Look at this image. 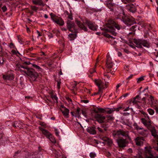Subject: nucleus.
<instances>
[{
	"mask_svg": "<svg viewBox=\"0 0 158 158\" xmlns=\"http://www.w3.org/2000/svg\"><path fill=\"white\" fill-rule=\"evenodd\" d=\"M128 131L123 129L113 130L112 132V136L117 143V144L120 148H125L128 143V142L126 139L129 137Z\"/></svg>",
	"mask_w": 158,
	"mask_h": 158,
	"instance_id": "nucleus-1",
	"label": "nucleus"
},
{
	"mask_svg": "<svg viewBox=\"0 0 158 158\" xmlns=\"http://www.w3.org/2000/svg\"><path fill=\"white\" fill-rule=\"evenodd\" d=\"M107 27L108 28L107 29L108 31L114 36H116L117 34L114 27L118 30H119L121 28L120 26L112 19H109L108 20Z\"/></svg>",
	"mask_w": 158,
	"mask_h": 158,
	"instance_id": "nucleus-2",
	"label": "nucleus"
},
{
	"mask_svg": "<svg viewBox=\"0 0 158 158\" xmlns=\"http://www.w3.org/2000/svg\"><path fill=\"white\" fill-rule=\"evenodd\" d=\"M21 68L24 69H20L21 71L23 72L28 76H29L33 81H35L38 76V73L32 68H29L27 67L22 66Z\"/></svg>",
	"mask_w": 158,
	"mask_h": 158,
	"instance_id": "nucleus-3",
	"label": "nucleus"
},
{
	"mask_svg": "<svg viewBox=\"0 0 158 158\" xmlns=\"http://www.w3.org/2000/svg\"><path fill=\"white\" fill-rule=\"evenodd\" d=\"M134 43L136 45V47L141 48H143L142 46L147 48L150 47V44L148 41L143 39H135Z\"/></svg>",
	"mask_w": 158,
	"mask_h": 158,
	"instance_id": "nucleus-4",
	"label": "nucleus"
},
{
	"mask_svg": "<svg viewBox=\"0 0 158 158\" xmlns=\"http://www.w3.org/2000/svg\"><path fill=\"white\" fill-rule=\"evenodd\" d=\"M117 18L120 19L127 26H130L133 24L135 23V21L133 18L126 16L125 15L123 12V16H122L120 15L118 16Z\"/></svg>",
	"mask_w": 158,
	"mask_h": 158,
	"instance_id": "nucleus-5",
	"label": "nucleus"
},
{
	"mask_svg": "<svg viewBox=\"0 0 158 158\" xmlns=\"http://www.w3.org/2000/svg\"><path fill=\"white\" fill-rule=\"evenodd\" d=\"M50 15L51 19L55 23L60 26L64 25V21L61 18L56 15L52 13H50Z\"/></svg>",
	"mask_w": 158,
	"mask_h": 158,
	"instance_id": "nucleus-6",
	"label": "nucleus"
},
{
	"mask_svg": "<svg viewBox=\"0 0 158 158\" xmlns=\"http://www.w3.org/2000/svg\"><path fill=\"white\" fill-rule=\"evenodd\" d=\"M145 118H142L141 122L147 128H150L151 126V122L148 114L144 112L143 113Z\"/></svg>",
	"mask_w": 158,
	"mask_h": 158,
	"instance_id": "nucleus-7",
	"label": "nucleus"
},
{
	"mask_svg": "<svg viewBox=\"0 0 158 158\" xmlns=\"http://www.w3.org/2000/svg\"><path fill=\"white\" fill-rule=\"evenodd\" d=\"M67 28L69 31L71 32L75 31H76L75 23L69 20H68L66 22Z\"/></svg>",
	"mask_w": 158,
	"mask_h": 158,
	"instance_id": "nucleus-8",
	"label": "nucleus"
},
{
	"mask_svg": "<svg viewBox=\"0 0 158 158\" xmlns=\"http://www.w3.org/2000/svg\"><path fill=\"white\" fill-rule=\"evenodd\" d=\"M85 21V24L90 29L93 31L97 30V26L94 22L87 19H86Z\"/></svg>",
	"mask_w": 158,
	"mask_h": 158,
	"instance_id": "nucleus-9",
	"label": "nucleus"
},
{
	"mask_svg": "<svg viewBox=\"0 0 158 158\" xmlns=\"http://www.w3.org/2000/svg\"><path fill=\"white\" fill-rule=\"evenodd\" d=\"M146 158H158V156H154L152 153L151 149L147 147H145Z\"/></svg>",
	"mask_w": 158,
	"mask_h": 158,
	"instance_id": "nucleus-10",
	"label": "nucleus"
},
{
	"mask_svg": "<svg viewBox=\"0 0 158 158\" xmlns=\"http://www.w3.org/2000/svg\"><path fill=\"white\" fill-rule=\"evenodd\" d=\"M94 117L96 120L99 123H103L105 119V117L104 115L99 114H94Z\"/></svg>",
	"mask_w": 158,
	"mask_h": 158,
	"instance_id": "nucleus-11",
	"label": "nucleus"
},
{
	"mask_svg": "<svg viewBox=\"0 0 158 158\" xmlns=\"http://www.w3.org/2000/svg\"><path fill=\"white\" fill-rule=\"evenodd\" d=\"M123 109V108L121 106L117 108H108V110L104 109V112H106L108 114H111L113 113L114 111L118 112L120 110H122Z\"/></svg>",
	"mask_w": 158,
	"mask_h": 158,
	"instance_id": "nucleus-12",
	"label": "nucleus"
},
{
	"mask_svg": "<svg viewBox=\"0 0 158 158\" xmlns=\"http://www.w3.org/2000/svg\"><path fill=\"white\" fill-rule=\"evenodd\" d=\"M107 59L106 63V66L108 68L110 69L113 67L114 63L112 61L110 56L107 55Z\"/></svg>",
	"mask_w": 158,
	"mask_h": 158,
	"instance_id": "nucleus-13",
	"label": "nucleus"
},
{
	"mask_svg": "<svg viewBox=\"0 0 158 158\" xmlns=\"http://www.w3.org/2000/svg\"><path fill=\"white\" fill-rule=\"evenodd\" d=\"M126 8L128 11L132 13L135 12L136 10L135 6L133 4L126 5Z\"/></svg>",
	"mask_w": 158,
	"mask_h": 158,
	"instance_id": "nucleus-14",
	"label": "nucleus"
},
{
	"mask_svg": "<svg viewBox=\"0 0 158 158\" xmlns=\"http://www.w3.org/2000/svg\"><path fill=\"white\" fill-rule=\"evenodd\" d=\"M3 79L6 81H11L14 79V77L13 74L6 73L5 74H2Z\"/></svg>",
	"mask_w": 158,
	"mask_h": 158,
	"instance_id": "nucleus-15",
	"label": "nucleus"
},
{
	"mask_svg": "<svg viewBox=\"0 0 158 158\" xmlns=\"http://www.w3.org/2000/svg\"><path fill=\"white\" fill-rule=\"evenodd\" d=\"M135 140L136 145L138 146H141L143 145L144 139L143 137L139 136L136 137Z\"/></svg>",
	"mask_w": 158,
	"mask_h": 158,
	"instance_id": "nucleus-16",
	"label": "nucleus"
},
{
	"mask_svg": "<svg viewBox=\"0 0 158 158\" xmlns=\"http://www.w3.org/2000/svg\"><path fill=\"white\" fill-rule=\"evenodd\" d=\"M104 109L102 108H98L96 106H94L93 109L92 111H91V113L92 115H93V113H95V114H98V112H104Z\"/></svg>",
	"mask_w": 158,
	"mask_h": 158,
	"instance_id": "nucleus-17",
	"label": "nucleus"
},
{
	"mask_svg": "<svg viewBox=\"0 0 158 158\" xmlns=\"http://www.w3.org/2000/svg\"><path fill=\"white\" fill-rule=\"evenodd\" d=\"M39 129L40 131H42V133L47 138H49V136L52 134L47 130L40 127Z\"/></svg>",
	"mask_w": 158,
	"mask_h": 158,
	"instance_id": "nucleus-18",
	"label": "nucleus"
},
{
	"mask_svg": "<svg viewBox=\"0 0 158 158\" xmlns=\"http://www.w3.org/2000/svg\"><path fill=\"white\" fill-rule=\"evenodd\" d=\"M102 140L107 143V145L109 146H111L113 144V142L112 139H110L106 137H103L101 138Z\"/></svg>",
	"mask_w": 158,
	"mask_h": 158,
	"instance_id": "nucleus-19",
	"label": "nucleus"
},
{
	"mask_svg": "<svg viewBox=\"0 0 158 158\" xmlns=\"http://www.w3.org/2000/svg\"><path fill=\"white\" fill-rule=\"evenodd\" d=\"M76 22L77 25L81 29L85 31H87V28L80 21L77 20L76 21Z\"/></svg>",
	"mask_w": 158,
	"mask_h": 158,
	"instance_id": "nucleus-20",
	"label": "nucleus"
},
{
	"mask_svg": "<svg viewBox=\"0 0 158 158\" xmlns=\"http://www.w3.org/2000/svg\"><path fill=\"white\" fill-rule=\"evenodd\" d=\"M95 127H88L87 129V131L90 134L92 135H95L97 132Z\"/></svg>",
	"mask_w": 158,
	"mask_h": 158,
	"instance_id": "nucleus-21",
	"label": "nucleus"
},
{
	"mask_svg": "<svg viewBox=\"0 0 158 158\" xmlns=\"http://www.w3.org/2000/svg\"><path fill=\"white\" fill-rule=\"evenodd\" d=\"M32 3L35 5L44 6V4L42 0H32Z\"/></svg>",
	"mask_w": 158,
	"mask_h": 158,
	"instance_id": "nucleus-22",
	"label": "nucleus"
},
{
	"mask_svg": "<svg viewBox=\"0 0 158 158\" xmlns=\"http://www.w3.org/2000/svg\"><path fill=\"white\" fill-rule=\"evenodd\" d=\"M61 107L64 108V110H61V111L62 112V114L63 115L65 116H66V117H68L69 115V110L66 108V107H64V106H62Z\"/></svg>",
	"mask_w": 158,
	"mask_h": 158,
	"instance_id": "nucleus-23",
	"label": "nucleus"
},
{
	"mask_svg": "<svg viewBox=\"0 0 158 158\" xmlns=\"http://www.w3.org/2000/svg\"><path fill=\"white\" fill-rule=\"evenodd\" d=\"M28 158H40L39 153L37 152L31 153L29 155Z\"/></svg>",
	"mask_w": 158,
	"mask_h": 158,
	"instance_id": "nucleus-24",
	"label": "nucleus"
},
{
	"mask_svg": "<svg viewBox=\"0 0 158 158\" xmlns=\"http://www.w3.org/2000/svg\"><path fill=\"white\" fill-rule=\"evenodd\" d=\"M64 13L65 16H66L67 18L70 20L73 19V14L70 11V12H69L68 11L65 10L64 11Z\"/></svg>",
	"mask_w": 158,
	"mask_h": 158,
	"instance_id": "nucleus-25",
	"label": "nucleus"
},
{
	"mask_svg": "<svg viewBox=\"0 0 158 158\" xmlns=\"http://www.w3.org/2000/svg\"><path fill=\"white\" fill-rule=\"evenodd\" d=\"M141 98L139 96V95H138L135 96L134 98L133 101V103L134 104H138L140 102V100Z\"/></svg>",
	"mask_w": 158,
	"mask_h": 158,
	"instance_id": "nucleus-26",
	"label": "nucleus"
},
{
	"mask_svg": "<svg viewBox=\"0 0 158 158\" xmlns=\"http://www.w3.org/2000/svg\"><path fill=\"white\" fill-rule=\"evenodd\" d=\"M105 4L108 8L110 9L111 10H113L114 4L112 3V2L107 1V2H106Z\"/></svg>",
	"mask_w": 158,
	"mask_h": 158,
	"instance_id": "nucleus-27",
	"label": "nucleus"
},
{
	"mask_svg": "<svg viewBox=\"0 0 158 158\" xmlns=\"http://www.w3.org/2000/svg\"><path fill=\"white\" fill-rule=\"evenodd\" d=\"M102 127H103V129H102L99 127H98L97 129L100 132V134H104V132L107 130V128L106 127H104V126H102Z\"/></svg>",
	"mask_w": 158,
	"mask_h": 158,
	"instance_id": "nucleus-28",
	"label": "nucleus"
},
{
	"mask_svg": "<svg viewBox=\"0 0 158 158\" xmlns=\"http://www.w3.org/2000/svg\"><path fill=\"white\" fill-rule=\"evenodd\" d=\"M69 39L71 40H73L75 39L77 36V35L75 33H70L68 35Z\"/></svg>",
	"mask_w": 158,
	"mask_h": 158,
	"instance_id": "nucleus-29",
	"label": "nucleus"
},
{
	"mask_svg": "<svg viewBox=\"0 0 158 158\" xmlns=\"http://www.w3.org/2000/svg\"><path fill=\"white\" fill-rule=\"evenodd\" d=\"M50 95L51 98L55 100L56 101V103L58 102V98L56 96V95L54 94L53 92H51L50 94Z\"/></svg>",
	"mask_w": 158,
	"mask_h": 158,
	"instance_id": "nucleus-30",
	"label": "nucleus"
},
{
	"mask_svg": "<svg viewBox=\"0 0 158 158\" xmlns=\"http://www.w3.org/2000/svg\"><path fill=\"white\" fill-rule=\"evenodd\" d=\"M95 82L98 87L103 85V83L100 80H95Z\"/></svg>",
	"mask_w": 158,
	"mask_h": 158,
	"instance_id": "nucleus-31",
	"label": "nucleus"
},
{
	"mask_svg": "<svg viewBox=\"0 0 158 158\" xmlns=\"http://www.w3.org/2000/svg\"><path fill=\"white\" fill-rule=\"evenodd\" d=\"M50 141H51L52 143H56V140L54 136L52 134L48 138Z\"/></svg>",
	"mask_w": 158,
	"mask_h": 158,
	"instance_id": "nucleus-32",
	"label": "nucleus"
},
{
	"mask_svg": "<svg viewBox=\"0 0 158 158\" xmlns=\"http://www.w3.org/2000/svg\"><path fill=\"white\" fill-rule=\"evenodd\" d=\"M32 66L35 69L36 71H42V69L39 66L35 64H32Z\"/></svg>",
	"mask_w": 158,
	"mask_h": 158,
	"instance_id": "nucleus-33",
	"label": "nucleus"
},
{
	"mask_svg": "<svg viewBox=\"0 0 158 158\" xmlns=\"http://www.w3.org/2000/svg\"><path fill=\"white\" fill-rule=\"evenodd\" d=\"M149 100H150L149 99L146 100V98L144 97L142 98V101H143V103L144 105L146 104H148L149 103Z\"/></svg>",
	"mask_w": 158,
	"mask_h": 158,
	"instance_id": "nucleus-34",
	"label": "nucleus"
},
{
	"mask_svg": "<svg viewBox=\"0 0 158 158\" xmlns=\"http://www.w3.org/2000/svg\"><path fill=\"white\" fill-rule=\"evenodd\" d=\"M134 128L136 130L138 131L140 130H142L143 129L142 128L139 127L137 123H134L133 125Z\"/></svg>",
	"mask_w": 158,
	"mask_h": 158,
	"instance_id": "nucleus-35",
	"label": "nucleus"
},
{
	"mask_svg": "<svg viewBox=\"0 0 158 158\" xmlns=\"http://www.w3.org/2000/svg\"><path fill=\"white\" fill-rule=\"evenodd\" d=\"M81 109L79 107H78L77 109L76 112L74 113L76 115V117H77L78 118L80 117Z\"/></svg>",
	"mask_w": 158,
	"mask_h": 158,
	"instance_id": "nucleus-36",
	"label": "nucleus"
},
{
	"mask_svg": "<svg viewBox=\"0 0 158 158\" xmlns=\"http://www.w3.org/2000/svg\"><path fill=\"white\" fill-rule=\"evenodd\" d=\"M135 0H121L122 2L125 4H127L128 3L133 2Z\"/></svg>",
	"mask_w": 158,
	"mask_h": 158,
	"instance_id": "nucleus-37",
	"label": "nucleus"
},
{
	"mask_svg": "<svg viewBox=\"0 0 158 158\" xmlns=\"http://www.w3.org/2000/svg\"><path fill=\"white\" fill-rule=\"evenodd\" d=\"M148 112L151 115H152L154 113V110L151 108H149L147 110Z\"/></svg>",
	"mask_w": 158,
	"mask_h": 158,
	"instance_id": "nucleus-38",
	"label": "nucleus"
},
{
	"mask_svg": "<svg viewBox=\"0 0 158 158\" xmlns=\"http://www.w3.org/2000/svg\"><path fill=\"white\" fill-rule=\"evenodd\" d=\"M136 27V26H133L129 29V30L130 31L133 32L135 33V32L136 30L135 29Z\"/></svg>",
	"mask_w": 158,
	"mask_h": 158,
	"instance_id": "nucleus-39",
	"label": "nucleus"
},
{
	"mask_svg": "<svg viewBox=\"0 0 158 158\" xmlns=\"http://www.w3.org/2000/svg\"><path fill=\"white\" fill-rule=\"evenodd\" d=\"M95 72V70L94 69H90L89 70V73H88V74L89 73L90 74V75H89V77H91L92 75H91L93 73H94Z\"/></svg>",
	"mask_w": 158,
	"mask_h": 158,
	"instance_id": "nucleus-40",
	"label": "nucleus"
},
{
	"mask_svg": "<svg viewBox=\"0 0 158 158\" xmlns=\"http://www.w3.org/2000/svg\"><path fill=\"white\" fill-rule=\"evenodd\" d=\"M98 94L100 93H102L103 92V89L104 88V86H102L100 87H98Z\"/></svg>",
	"mask_w": 158,
	"mask_h": 158,
	"instance_id": "nucleus-41",
	"label": "nucleus"
},
{
	"mask_svg": "<svg viewBox=\"0 0 158 158\" xmlns=\"http://www.w3.org/2000/svg\"><path fill=\"white\" fill-rule=\"evenodd\" d=\"M28 55H29L30 57L35 58L37 55V53H30L28 54Z\"/></svg>",
	"mask_w": 158,
	"mask_h": 158,
	"instance_id": "nucleus-42",
	"label": "nucleus"
},
{
	"mask_svg": "<svg viewBox=\"0 0 158 158\" xmlns=\"http://www.w3.org/2000/svg\"><path fill=\"white\" fill-rule=\"evenodd\" d=\"M81 112L82 114L84 115V116L86 118H88L87 117V115L86 111L85 110H81Z\"/></svg>",
	"mask_w": 158,
	"mask_h": 158,
	"instance_id": "nucleus-43",
	"label": "nucleus"
},
{
	"mask_svg": "<svg viewBox=\"0 0 158 158\" xmlns=\"http://www.w3.org/2000/svg\"><path fill=\"white\" fill-rule=\"evenodd\" d=\"M96 156V154L94 152H91L89 154V156L91 158H94Z\"/></svg>",
	"mask_w": 158,
	"mask_h": 158,
	"instance_id": "nucleus-44",
	"label": "nucleus"
},
{
	"mask_svg": "<svg viewBox=\"0 0 158 158\" xmlns=\"http://www.w3.org/2000/svg\"><path fill=\"white\" fill-rule=\"evenodd\" d=\"M20 151L19 150H18L16 152H15L14 155V158H19V157L17 156V155L19 154L20 153Z\"/></svg>",
	"mask_w": 158,
	"mask_h": 158,
	"instance_id": "nucleus-45",
	"label": "nucleus"
},
{
	"mask_svg": "<svg viewBox=\"0 0 158 158\" xmlns=\"http://www.w3.org/2000/svg\"><path fill=\"white\" fill-rule=\"evenodd\" d=\"M149 98L151 101V103L152 105H153L154 102V97L152 96V95H150Z\"/></svg>",
	"mask_w": 158,
	"mask_h": 158,
	"instance_id": "nucleus-46",
	"label": "nucleus"
},
{
	"mask_svg": "<svg viewBox=\"0 0 158 158\" xmlns=\"http://www.w3.org/2000/svg\"><path fill=\"white\" fill-rule=\"evenodd\" d=\"M31 7L32 10L35 12L37 11L38 8V7L35 6H31Z\"/></svg>",
	"mask_w": 158,
	"mask_h": 158,
	"instance_id": "nucleus-47",
	"label": "nucleus"
},
{
	"mask_svg": "<svg viewBox=\"0 0 158 158\" xmlns=\"http://www.w3.org/2000/svg\"><path fill=\"white\" fill-rule=\"evenodd\" d=\"M144 80L143 77H141L138 79L137 82L138 83H140L141 81H143Z\"/></svg>",
	"mask_w": 158,
	"mask_h": 158,
	"instance_id": "nucleus-48",
	"label": "nucleus"
},
{
	"mask_svg": "<svg viewBox=\"0 0 158 158\" xmlns=\"http://www.w3.org/2000/svg\"><path fill=\"white\" fill-rule=\"evenodd\" d=\"M156 52L152 53V54L155 56L156 58L158 57V50H155Z\"/></svg>",
	"mask_w": 158,
	"mask_h": 158,
	"instance_id": "nucleus-49",
	"label": "nucleus"
},
{
	"mask_svg": "<svg viewBox=\"0 0 158 158\" xmlns=\"http://www.w3.org/2000/svg\"><path fill=\"white\" fill-rule=\"evenodd\" d=\"M9 46L10 48H15L14 44L12 43H11L9 44Z\"/></svg>",
	"mask_w": 158,
	"mask_h": 158,
	"instance_id": "nucleus-50",
	"label": "nucleus"
},
{
	"mask_svg": "<svg viewBox=\"0 0 158 158\" xmlns=\"http://www.w3.org/2000/svg\"><path fill=\"white\" fill-rule=\"evenodd\" d=\"M3 62L4 60L3 57L2 56H0V64H3Z\"/></svg>",
	"mask_w": 158,
	"mask_h": 158,
	"instance_id": "nucleus-51",
	"label": "nucleus"
},
{
	"mask_svg": "<svg viewBox=\"0 0 158 158\" xmlns=\"http://www.w3.org/2000/svg\"><path fill=\"white\" fill-rule=\"evenodd\" d=\"M2 11L5 12L7 10V8L6 6H4L2 8Z\"/></svg>",
	"mask_w": 158,
	"mask_h": 158,
	"instance_id": "nucleus-52",
	"label": "nucleus"
},
{
	"mask_svg": "<svg viewBox=\"0 0 158 158\" xmlns=\"http://www.w3.org/2000/svg\"><path fill=\"white\" fill-rule=\"evenodd\" d=\"M72 88H73V93L74 94H76V93L75 92V90H77L76 86L73 85V86Z\"/></svg>",
	"mask_w": 158,
	"mask_h": 158,
	"instance_id": "nucleus-53",
	"label": "nucleus"
},
{
	"mask_svg": "<svg viewBox=\"0 0 158 158\" xmlns=\"http://www.w3.org/2000/svg\"><path fill=\"white\" fill-rule=\"evenodd\" d=\"M33 50V48L32 47L29 48L27 50V53L28 54L30 53Z\"/></svg>",
	"mask_w": 158,
	"mask_h": 158,
	"instance_id": "nucleus-54",
	"label": "nucleus"
},
{
	"mask_svg": "<svg viewBox=\"0 0 158 158\" xmlns=\"http://www.w3.org/2000/svg\"><path fill=\"white\" fill-rule=\"evenodd\" d=\"M6 0H0V8L1 7L2 5V3L5 2Z\"/></svg>",
	"mask_w": 158,
	"mask_h": 158,
	"instance_id": "nucleus-55",
	"label": "nucleus"
},
{
	"mask_svg": "<svg viewBox=\"0 0 158 158\" xmlns=\"http://www.w3.org/2000/svg\"><path fill=\"white\" fill-rule=\"evenodd\" d=\"M48 35L49 38H52L53 37V34L52 33H48Z\"/></svg>",
	"mask_w": 158,
	"mask_h": 158,
	"instance_id": "nucleus-56",
	"label": "nucleus"
},
{
	"mask_svg": "<svg viewBox=\"0 0 158 158\" xmlns=\"http://www.w3.org/2000/svg\"><path fill=\"white\" fill-rule=\"evenodd\" d=\"M40 125L41 126H43L44 127H45L46 126V124L44 122H40Z\"/></svg>",
	"mask_w": 158,
	"mask_h": 158,
	"instance_id": "nucleus-57",
	"label": "nucleus"
},
{
	"mask_svg": "<svg viewBox=\"0 0 158 158\" xmlns=\"http://www.w3.org/2000/svg\"><path fill=\"white\" fill-rule=\"evenodd\" d=\"M123 124L127 126H128L130 127H131V124H130V123L128 122L127 121V123L124 122H123Z\"/></svg>",
	"mask_w": 158,
	"mask_h": 158,
	"instance_id": "nucleus-58",
	"label": "nucleus"
},
{
	"mask_svg": "<svg viewBox=\"0 0 158 158\" xmlns=\"http://www.w3.org/2000/svg\"><path fill=\"white\" fill-rule=\"evenodd\" d=\"M133 76L134 75L133 74L129 76L127 78H126V80H130L133 77Z\"/></svg>",
	"mask_w": 158,
	"mask_h": 158,
	"instance_id": "nucleus-59",
	"label": "nucleus"
},
{
	"mask_svg": "<svg viewBox=\"0 0 158 158\" xmlns=\"http://www.w3.org/2000/svg\"><path fill=\"white\" fill-rule=\"evenodd\" d=\"M154 106V108L155 110L156 113L158 114V106Z\"/></svg>",
	"mask_w": 158,
	"mask_h": 158,
	"instance_id": "nucleus-60",
	"label": "nucleus"
},
{
	"mask_svg": "<svg viewBox=\"0 0 158 158\" xmlns=\"http://www.w3.org/2000/svg\"><path fill=\"white\" fill-rule=\"evenodd\" d=\"M60 84L61 82L60 81H58L57 82V87L59 89L60 88Z\"/></svg>",
	"mask_w": 158,
	"mask_h": 158,
	"instance_id": "nucleus-61",
	"label": "nucleus"
},
{
	"mask_svg": "<svg viewBox=\"0 0 158 158\" xmlns=\"http://www.w3.org/2000/svg\"><path fill=\"white\" fill-rule=\"evenodd\" d=\"M12 126H13V127H19V126H18L17 124V122H15V123H13V124H12Z\"/></svg>",
	"mask_w": 158,
	"mask_h": 158,
	"instance_id": "nucleus-62",
	"label": "nucleus"
},
{
	"mask_svg": "<svg viewBox=\"0 0 158 158\" xmlns=\"http://www.w3.org/2000/svg\"><path fill=\"white\" fill-rule=\"evenodd\" d=\"M127 151L128 153H132L133 152L131 148H129L127 150Z\"/></svg>",
	"mask_w": 158,
	"mask_h": 158,
	"instance_id": "nucleus-63",
	"label": "nucleus"
},
{
	"mask_svg": "<svg viewBox=\"0 0 158 158\" xmlns=\"http://www.w3.org/2000/svg\"><path fill=\"white\" fill-rule=\"evenodd\" d=\"M130 46L132 48H134V49H135L136 48L135 45L134 44H130Z\"/></svg>",
	"mask_w": 158,
	"mask_h": 158,
	"instance_id": "nucleus-64",
	"label": "nucleus"
}]
</instances>
